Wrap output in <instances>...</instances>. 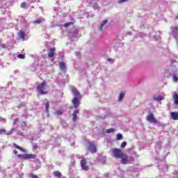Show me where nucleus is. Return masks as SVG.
Masks as SVG:
<instances>
[{
	"label": "nucleus",
	"instance_id": "19",
	"mask_svg": "<svg viewBox=\"0 0 178 178\" xmlns=\"http://www.w3.org/2000/svg\"><path fill=\"white\" fill-rule=\"evenodd\" d=\"M173 99L175 100V105H178V95L177 94L174 95Z\"/></svg>",
	"mask_w": 178,
	"mask_h": 178
},
{
	"label": "nucleus",
	"instance_id": "10",
	"mask_svg": "<svg viewBox=\"0 0 178 178\" xmlns=\"http://www.w3.org/2000/svg\"><path fill=\"white\" fill-rule=\"evenodd\" d=\"M56 49L55 47L50 48L48 53L49 58H54L55 56V51Z\"/></svg>",
	"mask_w": 178,
	"mask_h": 178
},
{
	"label": "nucleus",
	"instance_id": "25",
	"mask_svg": "<svg viewBox=\"0 0 178 178\" xmlns=\"http://www.w3.org/2000/svg\"><path fill=\"white\" fill-rule=\"evenodd\" d=\"M123 138V136L121 134H118L117 135V140H122Z\"/></svg>",
	"mask_w": 178,
	"mask_h": 178
},
{
	"label": "nucleus",
	"instance_id": "13",
	"mask_svg": "<svg viewBox=\"0 0 178 178\" xmlns=\"http://www.w3.org/2000/svg\"><path fill=\"white\" fill-rule=\"evenodd\" d=\"M13 147H15V148H17V149H19V151H21L22 152H24L26 151L23 147L17 145V144L16 143H13Z\"/></svg>",
	"mask_w": 178,
	"mask_h": 178
},
{
	"label": "nucleus",
	"instance_id": "20",
	"mask_svg": "<svg viewBox=\"0 0 178 178\" xmlns=\"http://www.w3.org/2000/svg\"><path fill=\"white\" fill-rule=\"evenodd\" d=\"M54 175L56 176V177H62V174L59 171H55Z\"/></svg>",
	"mask_w": 178,
	"mask_h": 178
},
{
	"label": "nucleus",
	"instance_id": "9",
	"mask_svg": "<svg viewBox=\"0 0 178 178\" xmlns=\"http://www.w3.org/2000/svg\"><path fill=\"white\" fill-rule=\"evenodd\" d=\"M80 165L82 170L87 171L88 170V169H90V167L87 165V161H86V159H82L80 162Z\"/></svg>",
	"mask_w": 178,
	"mask_h": 178
},
{
	"label": "nucleus",
	"instance_id": "7",
	"mask_svg": "<svg viewBox=\"0 0 178 178\" xmlns=\"http://www.w3.org/2000/svg\"><path fill=\"white\" fill-rule=\"evenodd\" d=\"M120 159H121L120 162L122 163V165H129V163H130V160H129L127 154H124L123 156Z\"/></svg>",
	"mask_w": 178,
	"mask_h": 178
},
{
	"label": "nucleus",
	"instance_id": "12",
	"mask_svg": "<svg viewBox=\"0 0 178 178\" xmlns=\"http://www.w3.org/2000/svg\"><path fill=\"white\" fill-rule=\"evenodd\" d=\"M170 116L173 120H178V112H172Z\"/></svg>",
	"mask_w": 178,
	"mask_h": 178
},
{
	"label": "nucleus",
	"instance_id": "29",
	"mask_svg": "<svg viewBox=\"0 0 178 178\" xmlns=\"http://www.w3.org/2000/svg\"><path fill=\"white\" fill-rule=\"evenodd\" d=\"M126 145H127V143H126V142H122V143H121V148H124V147H126Z\"/></svg>",
	"mask_w": 178,
	"mask_h": 178
},
{
	"label": "nucleus",
	"instance_id": "15",
	"mask_svg": "<svg viewBox=\"0 0 178 178\" xmlns=\"http://www.w3.org/2000/svg\"><path fill=\"white\" fill-rule=\"evenodd\" d=\"M18 35L19 38H22V40H24V38H26V33H24V32H23L22 31L18 33Z\"/></svg>",
	"mask_w": 178,
	"mask_h": 178
},
{
	"label": "nucleus",
	"instance_id": "11",
	"mask_svg": "<svg viewBox=\"0 0 178 178\" xmlns=\"http://www.w3.org/2000/svg\"><path fill=\"white\" fill-rule=\"evenodd\" d=\"M78 113H80V111L79 109L74 111V112L72 113V121L73 122H76Z\"/></svg>",
	"mask_w": 178,
	"mask_h": 178
},
{
	"label": "nucleus",
	"instance_id": "31",
	"mask_svg": "<svg viewBox=\"0 0 178 178\" xmlns=\"http://www.w3.org/2000/svg\"><path fill=\"white\" fill-rule=\"evenodd\" d=\"M173 80L175 83H177L178 81V77L176 75H173Z\"/></svg>",
	"mask_w": 178,
	"mask_h": 178
},
{
	"label": "nucleus",
	"instance_id": "18",
	"mask_svg": "<svg viewBox=\"0 0 178 178\" xmlns=\"http://www.w3.org/2000/svg\"><path fill=\"white\" fill-rule=\"evenodd\" d=\"M124 95L125 93L124 92H121L118 97V101H122L123 98H124Z\"/></svg>",
	"mask_w": 178,
	"mask_h": 178
},
{
	"label": "nucleus",
	"instance_id": "34",
	"mask_svg": "<svg viewBox=\"0 0 178 178\" xmlns=\"http://www.w3.org/2000/svg\"><path fill=\"white\" fill-rule=\"evenodd\" d=\"M31 178H38V176L35 175H33V174H31Z\"/></svg>",
	"mask_w": 178,
	"mask_h": 178
},
{
	"label": "nucleus",
	"instance_id": "17",
	"mask_svg": "<svg viewBox=\"0 0 178 178\" xmlns=\"http://www.w3.org/2000/svg\"><path fill=\"white\" fill-rule=\"evenodd\" d=\"M106 23H108V19H106L102 22L100 27H99L100 31H102V30L104 29V26H105V24H106Z\"/></svg>",
	"mask_w": 178,
	"mask_h": 178
},
{
	"label": "nucleus",
	"instance_id": "35",
	"mask_svg": "<svg viewBox=\"0 0 178 178\" xmlns=\"http://www.w3.org/2000/svg\"><path fill=\"white\" fill-rule=\"evenodd\" d=\"M19 122V118H15V119H14V122H13L14 124H16V122Z\"/></svg>",
	"mask_w": 178,
	"mask_h": 178
},
{
	"label": "nucleus",
	"instance_id": "1",
	"mask_svg": "<svg viewBox=\"0 0 178 178\" xmlns=\"http://www.w3.org/2000/svg\"><path fill=\"white\" fill-rule=\"evenodd\" d=\"M47 87L48 85L45 81H43L42 83H39L36 87L37 92L41 94L42 95H45L48 94V90H47Z\"/></svg>",
	"mask_w": 178,
	"mask_h": 178
},
{
	"label": "nucleus",
	"instance_id": "38",
	"mask_svg": "<svg viewBox=\"0 0 178 178\" xmlns=\"http://www.w3.org/2000/svg\"><path fill=\"white\" fill-rule=\"evenodd\" d=\"M156 97H155V96H153V99H154L155 101H156Z\"/></svg>",
	"mask_w": 178,
	"mask_h": 178
},
{
	"label": "nucleus",
	"instance_id": "36",
	"mask_svg": "<svg viewBox=\"0 0 178 178\" xmlns=\"http://www.w3.org/2000/svg\"><path fill=\"white\" fill-rule=\"evenodd\" d=\"M13 133V131H10L7 133V136H10V134H12Z\"/></svg>",
	"mask_w": 178,
	"mask_h": 178
},
{
	"label": "nucleus",
	"instance_id": "30",
	"mask_svg": "<svg viewBox=\"0 0 178 178\" xmlns=\"http://www.w3.org/2000/svg\"><path fill=\"white\" fill-rule=\"evenodd\" d=\"M41 23H42V20L37 19V20L35 21V24H41Z\"/></svg>",
	"mask_w": 178,
	"mask_h": 178
},
{
	"label": "nucleus",
	"instance_id": "24",
	"mask_svg": "<svg viewBox=\"0 0 178 178\" xmlns=\"http://www.w3.org/2000/svg\"><path fill=\"white\" fill-rule=\"evenodd\" d=\"M26 6H27V3H26V1L22 2L20 5V7L22 8V9H24Z\"/></svg>",
	"mask_w": 178,
	"mask_h": 178
},
{
	"label": "nucleus",
	"instance_id": "22",
	"mask_svg": "<svg viewBox=\"0 0 178 178\" xmlns=\"http://www.w3.org/2000/svg\"><path fill=\"white\" fill-rule=\"evenodd\" d=\"M45 109L47 112H49V102L48 101L45 104Z\"/></svg>",
	"mask_w": 178,
	"mask_h": 178
},
{
	"label": "nucleus",
	"instance_id": "5",
	"mask_svg": "<svg viewBox=\"0 0 178 178\" xmlns=\"http://www.w3.org/2000/svg\"><path fill=\"white\" fill-rule=\"evenodd\" d=\"M80 99L81 97H74L72 100V103L74 105V109H77L81 104Z\"/></svg>",
	"mask_w": 178,
	"mask_h": 178
},
{
	"label": "nucleus",
	"instance_id": "37",
	"mask_svg": "<svg viewBox=\"0 0 178 178\" xmlns=\"http://www.w3.org/2000/svg\"><path fill=\"white\" fill-rule=\"evenodd\" d=\"M13 152H14L15 155H17V152H18L17 150H14Z\"/></svg>",
	"mask_w": 178,
	"mask_h": 178
},
{
	"label": "nucleus",
	"instance_id": "33",
	"mask_svg": "<svg viewBox=\"0 0 178 178\" xmlns=\"http://www.w3.org/2000/svg\"><path fill=\"white\" fill-rule=\"evenodd\" d=\"M129 0H119L118 2L119 3H123V2H127Z\"/></svg>",
	"mask_w": 178,
	"mask_h": 178
},
{
	"label": "nucleus",
	"instance_id": "26",
	"mask_svg": "<svg viewBox=\"0 0 178 178\" xmlns=\"http://www.w3.org/2000/svg\"><path fill=\"white\" fill-rule=\"evenodd\" d=\"M18 58L19 59H24V58H26V55H24V54H19L18 55Z\"/></svg>",
	"mask_w": 178,
	"mask_h": 178
},
{
	"label": "nucleus",
	"instance_id": "39",
	"mask_svg": "<svg viewBox=\"0 0 178 178\" xmlns=\"http://www.w3.org/2000/svg\"><path fill=\"white\" fill-rule=\"evenodd\" d=\"M108 62H111V61H112V60H112V59H111V58H108Z\"/></svg>",
	"mask_w": 178,
	"mask_h": 178
},
{
	"label": "nucleus",
	"instance_id": "3",
	"mask_svg": "<svg viewBox=\"0 0 178 178\" xmlns=\"http://www.w3.org/2000/svg\"><path fill=\"white\" fill-rule=\"evenodd\" d=\"M124 155V153L122 152L121 149L118 148H115L113 149V156H114V158L120 159L121 158H123Z\"/></svg>",
	"mask_w": 178,
	"mask_h": 178
},
{
	"label": "nucleus",
	"instance_id": "16",
	"mask_svg": "<svg viewBox=\"0 0 178 178\" xmlns=\"http://www.w3.org/2000/svg\"><path fill=\"white\" fill-rule=\"evenodd\" d=\"M60 69H61V70H66V64H65V63L63 61H61L60 63Z\"/></svg>",
	"mask_w": 178,
	"mask_h": 178
},
{
	"label": "nucleus",
	"instance_id": "2",
	"mask_svg": "<svg viewBox=\"0 0 178 178\" xmlns=\"http://www.w3.org/2000/svg\"><path fill=\"white\" fill-rule=\"evenodd\" d=\"M17 158H19L23 161H27V159H35L37 158V155L33 154H18Z\"/></svg>",
	"mask_w": 178,
	"mask_h": 178
},
{
	"label": "nucleus",
	"instance_id": "23",
	"mask_svg": "<svg viewBox=\"0 0 178 178\" xmlns=\"http://www.w3.org/2000/svg\"><path fill=\"white\" fill-rule=\"evenodd\" d=\"M106 133H107L108 134H110V133H115V129L112 128L106 129Z\"/></svg>",
	"mask_w": 178,
	"mask_h": 178
},
{
	"label": "nucleus",
	"instance_id": "8",
	"mask_svg": "<svg viewBox=\"0 0 178 178\" xmlns=\"http://www.w3.org/2000/svg\"><path fill=\"white\" fill-rule=\"evenodd\" d=\"M88 145H89L88 148L90 149V152L92 154H95V152H97V146L91 142H88Z\"/></svg>",
	"mask_w": 178,
	"mask_h": 178
},
{
	"label": "nucleus",
	"instance_id": "14",
	"mask_svg": "<svg viewBox=\"0 0 178 178\" xmlns=\"http://www.w3.org/2000/svg\"><path fill=\"white\" fill-rule=\"evenodd\" d=\"M72 31H70L68 32V34H78L79 33V31L77 30V29H76L75 26H73L72 29Z\"/></svg>",
	"mask_w": 178,
	"mask_h": 178
},
{
	"label": "nucleus",
	"instance_id": "6",
	"mask_svg": "<svg viewBox=\"0 0 178 178\" xmlns=\"http://www.w3.org/2000/svg\"><path fill=\"white\" fill-rule=\"evenodd\" d=\"M71 90L73 95H74V98H81V94H80V92H79V90H77V88H76V87L74 86L71 87Z\"/></svg>",
	"mask_w": 178,
	"mask_h": 178
},
{
	"label": "nucleus",
	"instance_id": "32",
	"mask_svg": "<svg viewBox=\"0 0 178 178\" xmlns=\"http://www.w3.org/2000/svg\"><path fill=\"white\" fill-rule=\"evenodd\" d=\"M3 133H6V130L3 129H0V136L1 134H3Z\"/></svg>",
	"mask_w": 178,
	"mask_h": 178
},
{
	"label": "nucleus",
	"instance_id": "4",
	"mask_svg": "<svg viewBox=\"0 0 178 178\" xmlns=\"http://www.w3.org/2000/svg\"><path fill=\"white\" fill-rule=\"evenodd\" d=\"M146 119L147 122H149V123H154V124H156V123H158V120L155 118V116H154V114H152V113H149V115H147Z\"/></svg>",
	"mask_w": 178,
	"mask_h": 178
},
{
	"label": "nucleus",
	"instance_id": "28",
	"mask_svg": "<svg viewBox=\"0 0 178 178\" xmlns=\"http://www.w3.org/2000/svg\"><path fill=\"white\" fill-rule=\"evenodd\" d=\"M163 99V97H162V96H159V97H157V98H156V101L158 102H159V101H162Z\"/></svg>",
	"mask_w": 178,
	"mask_h": 178
},
{
	"label": "nucleus",
	"instance_id": "27",
	"mask_svg": "<svg viewBox=\"0 0 178 178\" xmlns=\"http://www.w3.org/2000/svg\"><path fill=\"white\" fill-rule=\"evenodd\" d=\"M56 113V115H60L63 113V111L58 110Z\"/></svg>",
	"mask_w": 178,
	"mask_h": 178
},
{
	"label": "nucleus",
	"instance_id": "21",
	"mask_svg": "<svg viewBox=\"0 0 178 178\" xmlns=\"http://www.w3.org/2000/svg\"><path fill=\"white\" fill-rule=\"evenodd\" d=\"M74 23L73 22H67V23H65L63 25V27H65V28H67V27H70V26H74Z\"/></svg>",
	"mask_w": 178,
	"mask_h": 178
}]
</instances>
